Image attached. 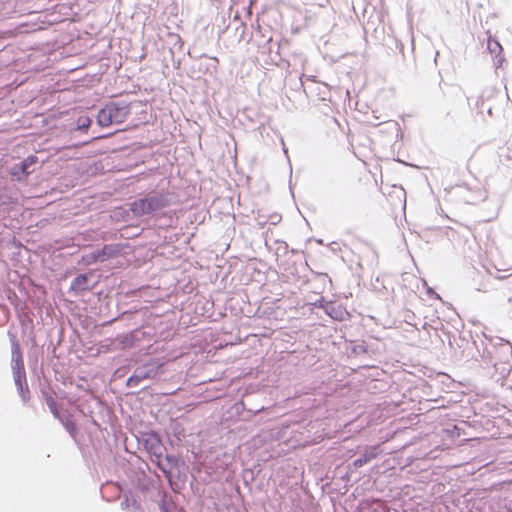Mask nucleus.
<instances>
[{"mask_svg": "<svg viewBox=\"0 0 512 512\" xmlns=\"http://www.w3.org/2000/svg\"><path fill=\"white\" fill-rule=\"evenodd\" d=\"M168 206V200L161 194H154L130 203V210L136 217L152 214Z\"/></svg>", "mask_w": 512, "mask_h": 512, "instance_id": "1", "label": "nucleus"}, {"mask_svg": "<svg viewBox=\"0 0 512 512\" xmlns=\"http://www.w3.org/2000/svg\"><path fill=\"white\" fill-rule=\"evenodd\" d=\"M128 114L129 108L126 105L118 106L115 103H110L98 112L97 122L102 127L121 124L126 120Z\"/></svg>", "mask_w": 512, "mask_h": 512, "instance_id": "2", "label": "nucleus"}, {"mask_svg": "<svg viewBox=\"0 0 512 512\" xmlns=\"http://www.w3.org/2000/svg\"><path fill=\"white\" fill-rule=\"evenodd\" d=\"M491 263L498 272H505L508 274L512 272V257L499 252L492 256Z\"/></svg>", "mask_w": 512, "mask_h": 512, "instance_id": "3", "label": "nucleus"}, {"mask_svg": "<svg viewBox=\"0 0 512 512\" xmlns=\"http://www.w3.org/2000/svg\"><path fill=\"white\" fill-rule=\"evenodd\" d=\"M118 252H119V249L117 246L105 245L101 249H99L95 252H92L90 254V258L94 262H96V261L102 262V261H105L109 258L116 256L118 254Z\"/></svg>", "mask_w": 512, "mask_h": 512, "instance_id": "4", "label": "nucleus"}, {"mask_svg": "<svg viewBox=\"0 0 512 512\" xmlns=\"http://www.w3.org/2000/svg\"><path fill=\"white\" fill-rule=\"evenodd\" d=\"M378 454H379L378 447H376V446L371 447V448L367 449L360 458L356 459L353 462V465L355 468H360L363 465H365L366 463L375 459L378 456Z\"/></svg>", "mask_w": 512, "mask_h": 512, "instance_id": "5", "label": "nucleus"}, {"mask_svg": "<svg viewBox=\"0 0 512 512\" xmlns=\"http://www.w3.org/2000/svg\"><path fill=\"white\" fill-rule=\"evenodd\" d=\"M87 276L84 274L78 275L71 283V289L76 291H83L86 289Z\"/></svg>", "mask_w": 512, "mask_h": 512, "instance_id": "6", "label": "nucleus"}, {"mask_svg": "<svg viewBox=\"0 0 512 512\" xmlns=\"http://www.w3.org/2000/svg\"><path fill=\"white\" fill-rule=\"evenodd\" d=\"M481 274L479 272L475 273V277L472 278L475 288L477 291L487 292V285L484 282L477 281V278L480 277Z\"/></svg>", "mask_w": 512, "mask_h": 512, "instance_id": "7", "label": "nucleus"}, {"mask_svg": "<svg viewBox=\"0 0 512 512\" xmlns=\"http://www.w3.org/2000/svg\"><path fill=\"white\" fill-rule=\"evenodd\" d=\"M77 123L78 128L87 129L91 124V119L89 117H79Z\"/></svg>", "mask_w": 512, "mask_h": 512, "instance_id": "8", "label": "nucleus"}, {"mask_svg": "<svg viewBox=\"0 0 512 512\" xmlns=\"http://www.w3.org/2000/svg\"><path fill=\"white\" fill-rule=\"evenodd\" d=\"M35 161H36V157H35V156H30V157H28L27 159H25V160L23 161V163H22V167H21V168H22V171H23L24 173H27V172H26L27 167H28L29 165L33 164Z\"/></svg>", "mask_w": 512, "mask_h": 512, "instance_id": "9", "label": "nucleus"}, {"mask_svg": "<svg viewBox=\"0 0 512 512\" xmlns=\"http://www.w3.org/2000/svg\"><path fill=\"white\" fill-rule=\"evenodd\" d=\"M134 381H135V382H138V381H139L138 376H131V377L129 378V380H128V382H129V383L134 382Z\"/></svg>", "mask_w": 512, "mask_h": 512, "instance_id": "10", "label": "nucleus"}, {"mask_svg": "<svg viewBox=\"0 0 512 512\" xmlns=\"http://www.w3.org/2000/svg\"><path fill=\"white\" fill-rule=\"evenodd\" d=\"M16 351H17V354H18V356L20 358V361L22 362L18 345H16Z\"/></svg>", "mask_w": 512, "mask_h": 512, "instance_id": "11", "label": "nucleus"}, {"mask_svg": "<svg viewBox=\"0 0 512 512\" xmlns=\"http://www.w3.org/2000/svg\"><path fill=\"white\" fill-rule=\"evenodd\" d=\"M164 512H169V511L165 510Z\"/></svg>", "mask_w": 512, "mask_h": 512, "instance_id": "12", "label": "nucleus"}]
</instances>
